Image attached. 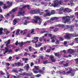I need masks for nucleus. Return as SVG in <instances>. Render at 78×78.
I'll use <instances>...</instances> for the list:
<instances>
[{"label":"nucleus","mask_w":78,"mask_h":78,"mask_svg":"<svg viewBox=\"0 0 78 78\" xmlns=\"http://www.w3.org/2000/svg\"><path fill=\"white\" fill-rule=\"evenodd\" d=\"M53 3L54 4H51V2H50L49 5L50 6H53L56 8V7L60 6L59 5H64V4L63 3V0H56Z\"/></svg>","instance_id":"obj_1"},{"label":"nucleus","mask_w":78,"mask_h":78,"mask_svg":"<svg viewBox=\"0 0 78 78\" xmlns=\"http://www.w3.org/2000/svg\"><path fill=\"white\" fill-rule=\"evenodd\" d=\"M70 19L72 20H75V16L73 15H70V16H67L65 17H63L62 18V22H64V23H66L67 22H70Z\"/></svg>","instance_id":"obj_2"},{"label":"nucleus","mask_w":78,"mask_h":78,"mask_svg":"<svg viewBox=\"0 0 78 78\" xmlns=\"http://www.w3.org/2000/svg\"><path fill=\"white\" fill-rule=\"evenodd\" d=\"M66 71H68V72L66 73V75H69L70 73H71V76H73L75 75V72L76 70H78V69L76 68V69L73 70V69H65Z\"/></svg>","instance_id":"obj_3"},{"label":"nucleus","mask_w":78,"mask_h":78,"mask_svg":"<svg viewBox=\"0 0 78 78\" xmlns=\"http://www.w3.org/2000/svg\"><path fill=\"white\" fill-rule=\"evenodd\" d=\"M20 7H22V8H19L20 9V11L18 12V15H22L23 16L25 14V12L23 11V9H25L27 7V6L23 5H21Z\"/></svg>","instance_id":"obj_4"},{"label":"nucleus","mask_w":78,"mask_h":78,"mask_svg":"<svg viewBox=\"0 0 78 78\" xmlns=\"http://www.w3.org/2000/svg\"><path fill=\"white\" fill-rule=\"evenodd\" d=\"M45 11L46 13L44 14V17L45 16H50L52 14H55V12H56L55 10H52L51 12H50L48 9L46 10H45Z\"/></svg>","instance_id":"obj_5"},{"label":"nucleus","mask_w":78,"mask_h":78,"mask_svg":"<svg viewBox=\"0 0 78 78\" xmlns=\"http://www.w3.org/2000/svg\"><path fill=\"white\" fill-rule=\"evenodd\" d=\"M35 20H32L33 23H37L39 25H40L42 22V19L38 16H35Z\"/></svg>","instance_id":"obj_6"},{"label":"nucleus","mask_w":78,"mask_h":78,"mask_svg":"<svg viewBox=\"0 0 78 78\" xmlns=\"http://www.w3.org/2000/svg\"><path fill=\"white\" fill-rule=\"evenodd\" d=\"M76 51L74 49H69L68 50V52L71 55H74L75 56H77V54L75 53Z\"/></svg>","instance_id":"obj_7"},{"label":"nucleus","mask_w":78,"mask_h":78,"mask_svg":"<svg viewBox=\"0 0 78 78\" xmlns=\"http://www.w3.org/2000/svg\"><path fill=\"white\" fill-rule=\"evenodd\" d=\"M5 52L4 53V55H5V54H6V53H8V52L9 53H11V52H12V50L11 49H10L9 50L8 47H6L5 48Z\"/></svg>","instance_id":"obj_8"},{"label":"nucleus","mask_w":78,"mask_h":78,"mask_svg":"<svg viewBox=\"0 0 78 78\" xmlns=\"http://www.w3.org/2000/svg\"><path fill=\"white\" fill-rule=\"evenodd\" d=\"M64 1L65 2H69V3H70V4L72 5H74V3H73V2H76L77 0H64Z\"/></svg>","instance_id":"obj_9"},{"label":"nucleus","mask_w":78,"mask_h":78,"mask_svg":"<svg viewBox=\"0 0 78 78\" xmlns=\"http://www.w3.org/2000/svg\"><path fill=\"white\" fill-rule=\"evenodd\" d=\"M38 37H34V40L31 41L33 43H35V44H36V43L38 41Z\"/></svg>","instance_id":"obj_10"},{"label":"nucleus","mask_w":78,"mask_h":78,"mask_svg":"<svg viewBox=\"0 0 78 78\" xmlns=\"http://www.w3.org/2000/svg\"><path fill=\"white\" fill-rule=\"evenodd\" d=\"M22 75H26V76H33V73H23L22 74Z\"/></svg>","instance_id":"obj_11"},{"label":"nucleus","mask_w":78,"mask_h":78,"mask_svg":"<svg viewBox=\"0 0 78 78\" xmlns=\"http://www.w3.org/2000/svg\"><path fill=\"white\" fill-rule=\"evenodd\" d=\"M50 58L52 61V62H55L56 60L54 58V57L52 55H51L50 56Z\"/></svg>","instance_id":"obj_12"},{"label":"nucleus","mask_w":78,"mask_h":78,"mask_svg":"<svg viewBox=\"0 0 78 78\" xmlns=\"http://www.w3.org/2000/svg\"><path fill=\"white\" fill-rule=\"evenodd\" d=\"M15 64L16 66H17V67L22 66L23 65V64L21 63L20 62H18L17 63H15Z\"/></svg>","instance_id":"obj_13"},{"label":"nucleus","mask_w":78,"mask_h":78,"mask_svg":"<svg viewBox=\"0 0 78 78\" xmlns=\"http://www.w3.org/2000/svg\"><path fill=\"white\" fill-rule=\"evenodd\" d=\"M18 8V7H17L12 9L11 12H9L10 14H12V13H14V12H16V11H17V9Z\"/></svg>","instance_id":"obj_14"},{"label":"nucleus","mask_w":78,"mask_h":78,"mask_svg":"<svg viewBox=\"0 0 78 78\" xmlns=\"http://www.w3.org/2000/svg\"><path fill=\"white\" fill-rule=\"evenodd\" d=\"M65 12H70L72 11V10L70 9H69L68 8H65L64 10Z\"/></svg>","instance_id":"obj_15"},{"label":"nucleus","mask_w":78,"mask_h":78,"mask_svg":"<svg viewBox=\"0 0 78 78\" xmlns=\"http://www.w3.org/2000/svg\"><path fill=\"white\" fill-rule=\"evenodd\" d=\"M64 37L68 39H69L70 38V34H66V35L64 36Z\"/></svg>","instance_id":"obj_16"},{"label":"nucleus","mask_w":78,"mask_h":78,"mask_svg":"<svg viewBox=\"0 0 78 78\" xmlns=\"http://www.w3.org/2000/svg\"><path fill=\"white\" fill-rule=\"evenodd\" d=\"M10 42H11V41L10 40H9L7 42H5V44H6V45L7 47H9V46H8V45L10 44Z\"/></svg>","instance_id":"obj_17"},{"label":"nucleus","mask_w":78,"mask_h":78,"mask_svg":"<svg viewBox=\"0 0 78 78\" xmlns=\"http://www.w3.org/2000/svg\"><path fill=\"white\" fill-rule=\"evenodd\" d=\"M58 17H53L51 18V21H52V22H53L54 20H58Z\"/></svg>","instance_id":"obj_18"},{"label":"nucleus","mask_w":78,"mask_h":78,"mask_svg":"<svg viewBox=\"0 0 78 78\" xmlns=\"http://www.w3.org/2000/svg\"><path fill=\"white\" fill-rule=\"evenodd\" d=\"M30 13H31V14H37V12L36 10H31L30 12Z\"/></svg>","instance_id":"obj_19"},{"label":"nucleus","mask_w":78,"mask_h":78,"mask_svg":"<svg viewBox=\"0 0 78 78\" xmlns=\"http://www.w3.org/2000/svg\"><path fill=\"white\" fill-rule=\"evenodd\" d=\"M62 11H63V7H61L59 10V14H62L63 13Z\"/></svg>","instance_id":"obj_20"},{"label":"nucleus","mask_w":78,"mask_h":78,"mask_svg":"<svg viewBox=\"0 0 78 78\" xmlns=\"http://www.w3.org/2000/svg\"><path fill=\"white\" fill-rule=\"evenodd\" d=\"M22 59L23 61H25V63H27L28 62H27V61L28 60V58H22Z\"/></svg>","instance_id":"obj_21"},{"label":"nucleus","mask_w":78,"mask_h":78,"mask_svg":"<svg viewBox=\"0 0 78 78\" xmlns=\"http://www.w3.org/2000/svg\"><path fill=\"white\" fill-rule=\"evenodd\" d=\"M38 73H41V74H44V71L42 69L39 70L38 71Z\"/></svg>","instance_id":"obj_22"},{"label":"nucleus","mask_w":78,"mask_h":78,"mask_svg":"<svg viewBox=\"0 0 78 78\" xmlns=\"http://www.w3.org/2000/svg\"><path fill=\"white\" fill-rule=\"evenodd\" d=\"M3 28H0V35H2L3 34Z\"/></svg>","instance_id":"obj_23"},{"label":"nucleus","mask_w":78,"mask_h":78,"mask_svg":"<svg viewBox=\"0 0 78 78\" xmlns=\"http://www.w3.org/2000/svg\"><path fill=\"white\" fill-rule=\"evenodd\" d=\"M34 68H35V70H39V66H34Z\"/></svg>","instance_id":"obj_24"},{"label":"nucleus","mask_w":78,"mask_h":78,"mask_svg":"<svg viewBox=\"0 0 78 78\" xmlns=\"http://www.w3.org/2000/svg\"><path fill=\"white\" fill-rule=\"evenodd\" d=\"M13 23L14 25L16 24V23H17V19H15L13 20Z\"/></svg>","instance_id":"obj_25"},{"label":"nucleus","mask_w":78,"mask_h":78,"mask_svg":"<svg viewBox=\"0 0 78 78\" xmlns=\"http://www.w3.org/2000/svg\"><path fill=\"white\" fill-rule=\"evenodd\" d=\"M56 26H57V27H61L62 28H64V25L63 24H59V25H56Z\"/></svg>","instance_id":"obj_26"},{"label":"nucleus","mask_w":78,"mask_h":78,"mask_svg":"<svg viewBox=\"0 0 78 78\" xmlns=\"http://www.w3.org/2000/svg\"><path fill=\"white\" fill-rule=\"evenodd\" d=\"M29 67H30L29 65H28V64H27V65H26V70L27 71H28V70H29Z\"/></svg>","instance_id":"obj_27"},{"label":"nucleus","mask_w":78,"mask_h":78,"mask_svg":"<svg viewBox=\"0 0 78 78\" xmlns=\"http://www.w3.org/2000/svg\"><path fill=\"white\" fill-rule=\"evenodd\" d=\"M45 36H43L41 37L39 39L40 41H43V38H44Z\"/></svg>","instance_id":"obj_28"},{"label":"nucleus","mask_w":78,"mask_h":78,"mask_svg":"<svg viewBox=\"0 0 78 78\" xmlns=\"http://www.w3.org/2000/svg\"><path fill=\"white\" fill-rule=\"evenodd\" d=\"M37 11V14H38V12L40 11H43V10H41V9H38L37 10H36Z\"/></svg>","instance_id":"obj_29"},{"label":"nucleus","mask_w":78,"mask_h":78,"mask_svg":"<svg viewBox=\"0 0 78 78\" xmlns=\"http://www.w3.org/2000/svg\"><path fill=\"white\" fill-rule=\"evenodd\" d=\"M6 3L7 4H9V6H11L12 4V2H9V1L7 2Z\"/></svg>","instance_id":"obj_30"},{"label":"nucleus","mask_w":78,"mask_h":78,"mask_svg":"<svg viewBox=\"0 0 78 78\" xmlns=\"http://www.w3.org/2000/svg\"><path fill=\"white\" fill-rule=\"evenodd\" d=\"M34 29H31V34H35L34 33Z\"/></svg>","instance_id":"obj_31"},{"label":"nucleus","mask_w":78,"mask_h":78,"mask_svg":"<svg viewBox=\"0 0 78 78\" xmlns=\"http://www.w3.org/2000/svg\"><path fill=\"white\" fill-rule=\"evenodd\" d=\"M33 71L34 72V73H39V71H34V69H33Z\"/></svg>","instance_id":"obj_32"},{"label":"nucleus","mask_w":78,"mask_h":78,"mask_svg":"<svg viewBox=\"0 0 78 78\" xmlns=\"http://www.w3.org/2000/svg\"><path fill=\"white\" fill-rule=\"evenodd\" d=\"M48 31L45 30H44L43 31H41V34H43V33H48Z\"/></svg>","instance_id":"obj_33"},{"label":"nucleus","mask_w":78,"mask_h":78,"mask_svg":"<svg viewBox=\"0 0 78 78\" xmlns=\"http://www.w3.org/2000/svg\"><path fill=\"white\" fill-rule=\"evenodd\" d=\"M50 51H51V49H48L46 50V52H47V53H50Z\"/></svg>","instance_id":"obj_34"},{"label":"nucleus","mask_w":78,"mask_h":78,"mask_svg":"<svg viewBox=\"0 0 78 78\" xmlns=\"http://www.w3.org/2000/svg\"><path fill=\"white\" fill-rule=\"evenodd\" d=\"M16 2H23V0H16Z\"/></svg>","instance_id":"obj_35"},{"label":"nucleus","mask_w":78,"mask_h":78,"mask_svg":"<svg viewBox=\"0 0 78 78\" xmlns=\"http://www.w3.org/2000/svg\"><path fill=\"white\" fill-rule=\"evenodd\" d=\"M76 63L77 64H78V58L77 59H74Z\"/></svg>","instance_id":"obj_36"},{"label":"nucleus","mask_w":78,"mask_h":78,"mask_svg":"<svg viewBox=\"0 0 78 78\" xmlns=\"http://www.w3.org/2000/svg\"><path fill=\"white\" fill-rule=\"evenodd\" d=\"M68 65H69V63H66V64H64V66L65 67H67Z\"/></svg>","instance_id":"obj_37"},{"label":"nucleus","mask_w":78,"mask_h":78,"mask_svg":"<svg viewBox=\"0 0 78 78\" xmlns=\"http://www.w3.org/2000/svg\"><path fill=\"white\" fill-rule=\"evenodd\" d=\"M48 63V61L47 60H46L45 61L43 62V63L44 64H47V63Z\"/></svg>","instance_id":"obj_38"},{"label":"nucleus","mask_w":78,"mask_h":78,"mask_svg":"<svg viewBox=\"0 0 78 78\" xmlns=\"http://www.w3.org/2000/svg\"><path fill=\"white\" fill-rule=\"evenodd\" d=\"M58 30H59V29L58 28H55V29L54 30V32H56V31H58Z\"/></svg>","instance_id":"obj_39"},{"label":"nucleus","mask_w":78,"mask_h":78,"mask_svg":"<svg viewBox=\"0 0 78 78\" xmlns=\"http://www.w3.org/2000/svg\"><path fill=\"white\" fill-rule=\"evenodd\" d=\"M27 23H29V22L27 21V20H26L25 23H24V25H27Z\"/></svg>","instance_id":"obj_40"},{"label":"nucleus","mask_w":78,"mask_h":78,"mask_svg":"<svg viewBox=\"0 0 78 78\" xmlns=\"http://www.w3.org/2000/svg\"><path fill=\"white\" fill-rule=\"evenodd\" d=\"M23 44H25V42H22L20 44V46H22V45H23Z\"/></svg>","instance_id":"obj_41"},{"label":"nucleus","mask_w":78,"mask_h":78,"mask_svg":"<svg viewBox=\"0 0 78 78\" xmlns=\"http://www.w3.org/2000/svg\"><path fill=\"white\" fill-rule=\"evenodd\" d=\"M68 28H70V26L67 25L66 26V29H68Z\"/></svg>","instance_id":"obj_42"},{"label":"nucleus","mask_w":78,"mask_h":78,"mask_svg":"<svg viewBox=\"0 0 78 78\" xmlns=\"http://www.w3.org/2000/svg\"><path fill=\"white\" fill-rule=\"evenodd\" d=\"M47 22H48V23H51H51H53V21H51V20H48L47 21Z\"/></svg>","instance_id":"obj_43"},{"label":"nucleus","mask_w":78,"mask_h":78,"mask_svg":"<svg viewBox=\"0 0 78 78\" xmlns=\"http://www.w3.org/2000/svg\"><path fill=\"white\" fill-rule=\"evenodd\" d=\"M76 43H78V38H75Z\"/></svg>","instance_id":"obj_44"},{"label":"nucleus","mask_w":78,"mask_h":78,"mask_svg":"<svg viewBox=\"0 0 78 78\" xmlns=\"http://www.w3.org/2000/svg\"><path fill=\"white\" fill-rule=\"evenodd\" d=\"M54 53L55 56H59V54L57 53Z\"/></svg>","instance_id":"obj_45"},{"label":"nucleus","mask_w":78,"mask_h":78,"mask_svg":"<svg viewBox=\"0 0 78 78\" xmlns=\"http://www.w3.org/2000/svg\"><path fill=\"white\" fill-rule=\"evenodd\" d=\"M41 76V74H38L37 75H35L36 77H39Z\"/></svg>","instance_id":"obj_46"},{"label":"nucleus","mask_w":78,"mask_h":78,"mask_svg":"<svg viewBox=\"0 0 78 78\" xmlns=\"http://www.w3.org/2000/svg\"><path fill=\"white\" fill-rule=\"evenodd\" d=\"M42 45V43H39V44H38L39 47H41V45Z\"/></svg>","instance_id":"obj_47"},{"label":"nucleus","mask_w":78,"mask_h":78,"mask_svg":"<svg viewBox=\"0 0 78 78\" xmlns=\"http://www.w3.org/2000/svg\"><path fill=\"white\" fill-rule=\"evenodd\" d=\"M59 40L61 41H62L64 40V38L62 37H59Z\"/></svg>","instance_id":"obj_48"},{"label":"nucleus","mask_w":78,"mask_h":78,"mask_svg":"<svg viewBox=\"0 0 78 78\" xmlns=\"http://www.w3.org/2000/svg\"><path fill=\"white\" fill-rule=\"evenodd\" d=\"M56 37V36L55 35H54L53 37H51V39H55Z\"/></svg>","instance_id":"obj_49"},{"label":"nucleus","mask_w":78,"mask_h":78,"mask_svg":"<svg viewBox=\"0 0 78 78\" xmlns=\"http://www.w3.org/2000/svg\"><path fill=\"white\" fill-rule=\"evenodd\" d=\"M56 44H59V41L58 40H56Z\"/></svg>","instance_id":"obj_50"},{"label":"nucleus","mask_w":78,"mask_h":78,"mask_svg":"<svg viewBox=\"0 0 78 78\" xmlns=\"http://www.w3.org/2000/svg\"><path fill=\"white\" fill-rule=\"evenodd\" d=\"M5 66H10V64L9 63H5Z\"/></svg>","instance_id":"obj_51"},{"label":"nucleus","mask_w":78,"mask_h":78,"mask_svg":"<svg viewBox=\"0 0 78 78\" xmlns=\"http://www.w3.org/2000/svg\"><path fill=\"white\" fill-rule=\"evenodd\" d=\"M23 69L20 68V69L18 70V72H19L22 73V71H23Z\"/></svg>","instance_id":"obj_52"},{"label":"nucleus","mask_w":78,"mask_h":78,"mask_svg":"<svg viewBox=\"0 0 78 78\" xmlns=\"http://www.w3.org/2000/svg\"><path fill=\"white\" fill-rule=\"evenodd\" d=\"M32 47L31 46H30L29 47V51H31Z\"/></svg>","instance_id":"obj_53"},{"label":"nucleus","mask_w":78,"mask_h":78,"mask_svg":"<svg viewBox=\"0 0 78 78\" xmlns=\"http://www.w3.org/2000/svg\"><path fill=\"white\" fill-rule=\"evenodd\" d=\"M0 19H4V17L3 16V15H1L0 16Z\"/></svg>","instance_id":"obj_54"},{"label":"nucleus","mask_w":78,"mask_h":78,"mask_svg":"<svg viewBox=\"0 0 78 78\" xmlns=\"http://www.w3.org/2000/svg\"><path fill=\"white\" fill-rule=\"evenodd\" d=\"M31 42V41H27L26 42H25V44H26V43H28V44H30Z\"/></svg>","instance_id":"obj_55"},{"label":"nucleus","mask_w":78,"mask_h":78,"mask_svg":"<svg viewBox=\"0 0 78 78\" xmlns=\"http://www.w3.org/2000/svg\"><path fill=\"white\" fill-rule=\"evenodd\" d=\"M39 14H40V15H42V14H44V13L43 12H38Z\"/></svg>","instance_id":"obj_56"},{"label":"nucleus","mask_w":78,"mask_h":78,"mask_svg":"<svg viewBox=\"0 0 78 78\" xmlns=\"http://www.w3.org/2000/svg\"><path fill=\"white\" fill-rule=\"evenodd\" d=\"M13 71L15 72V73H18V71H17V70L16 69H14L13 70Z\"/></svg>","instance_id":"obj_57"},{"label":"nucleus","mask_w":78,"mask_h":78,"mask_svg":"<svg viewBox=\"0 0 78 78\" xmlns=\"http://www.w3.org/2000/svg\"><path fill=\"white\" fill-rule=\"evenodd\" d=\"M70 28H73L74 27V25H72L70 26Z\"/></svg>","instance_id":"obj_58"},{"label":"nucleus","mask_w":78,"mask_h":78,"mask_svg":"<svg viewBox=\"0 0 78 78\" xmlns=\"http://www.w3.org/2000/svg\"><path fill=\"white\" fill-rule=\"evenodd\" d=\"M34 63L33 62H31L30 64V66L31 67H33V66H34Z\"/></svg>","instance_id":"obj_59"},{"label":"nucleus","mask_w":78,"mask_h":78,"mask_svg":"<svg viewBox=\"0 0 78 78\" xmlns=\"http://www.w3.org/2000/svg\"><path fill=\"white\" fill-rule=\"evenodd\" d=\"M3 2H0V6H2V5H3Z\"/></svg>","instance_id":"obj_60"},{"label":"nucleus","mask_w":78,"mask_h":78,"mask_svg":"<svg viewBox=\"0 0 78 78\" xmlns=\"http://www.w3.org/2000/svg\"><path fill=\"white\" fill-rule=\"evenodd\" d=\"M26 18H27V17H26L25 16H24L23 17L21 18V20H23V19H26Z\"/></svg>","instance_id":"obj_61"},{"label":"nucleus","mask_w":78,"mask_h":78,"mask_svg":"<svg viewBox=\"0 0 78 78\" xmlns=\"http://www.w3.org/2000/svg\"><path fill=\"white\" fill-rule=\"evenodd\" d=\"M73 44H74V41H73L72 42V43H71L69 44L70 45H73Z\"/></svg>","instance_id":"obj_62"},{"label":"nucleus","mask_w":78,"mask_h":78,"mask_svg":"<svg viewBox=\"0 0 78 78\" xmlns=\"http://www.w3.org/2000/svg\"><path fill=\"white\" fill-rule=\"evenodd\" d=\"M41 4L42 5H45V2H42L41 3Z\"/></svg>","instance_id":"obj_63"},{"label":"nucleus","mask_w":78,"mask_h":78,"mask_svg":"<svg viewBox=\"0 0 78 78\" xmlns=\"http://www.w3.org/2000/svg\"><path fill=\"white\" fill-rule=\"evenodd\" d=\"M7 73V78H9V73L6 72Z\"/></svg>","instance_id":"obj_64"}]
</instances>
